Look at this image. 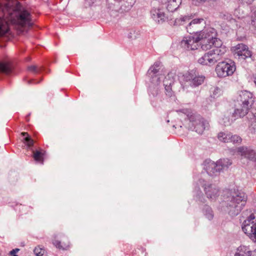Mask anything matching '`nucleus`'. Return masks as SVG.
Returning a JSON list of instances; mask_svg holds the SVG:
<instances>
[{"mask_svg":"<svg viewBox=\"0 0 256 256\" xmlns=\"http://www.w3.org/2000/svg\"><path fill=\"white\" fill-rule=\"evenodd\" d=\"M0 2V36L8 34L9 24L22 27L32 26L31 15L22 4L16 0H4Z\"/></svg>","mask_w":256,"mask_h":256,"instance_id":"f257e3e1","label":"nucleus"},{"mask_svg":"<svg viewBox=\"0 0 256 256\" xmlns=\"http://www.w3.org/2000/svg\"><path fill=\"white\" fill-rule=\"evenodd\" d=\"M178 112L185 114L187 118L184 120V126L188 130H194L198 134H202L208 127V123L200 114L193 112L192 110L182 108L177 110Z\"/></svg>","mask_w":256,"mask_h":256,"instance_id":"f03ea898","label":"nucleus"},{"mask_svg":"<svg viewBox=\"0 0 256 256\" xmlns=\"http://www.w3.org/2000/svg\"><path fill=\"white\" fill-rule=\"evenodd\" d=\"M254 97L252 93L247 90L241 91L238 97V104L232 113V116L236 118L246 116L254 102Z\"/></svg>","mask_w":256,"mask_h":256,"instance_id":"7ed1b4c3","label":"nucleus"},{"mask_svg":"<svg viewBox=\"0 0 256 256\" xmlns=\"http://www.w3.org/2000/svg\"><path fill=\"white\" fill-rule=\"evenodd\" d=\"M246 200L247 196L242 192H234L228 197L226 206L228 214L232 216L238 215L246 205Z\"/></svg>","mask_w":256,"mask_h":256,"instance_id":"20e7f679","label":"nucleus"},{"mask_svg":"<svg viewBox=\"0 0 256 256\" xmlns=\"http://www.w3.org/2000/svg\"><path fill=\"white\" fill-rule=\"evenodd\" d=\"M231 50L235 58L242 63H252L254 61L252 52L249 50L248 46L244 44H238L232 46Z\"/></svg>","mask_w":256,"mask_h":256,"instance_id":"39448f33","label":"nucleus"},{"mask_svg":"<svg viewBox=\"0 0 256 256\" xmlns=\"http://www.w3.org/2000/svg\"><path fill=\"white\" fill-rule=\"evenodd\" d=\"M255 216L254 214H251L248 218L245 220L242 226L243 232L246 234L249 238L256 242V222L254 220Z\"/></svg>","mask_w":256,"mask_h":256,"instance_id":"423d86ee","label":"nucleus"},{"mask_svg":"<svg viewBox=\"0 0 256 256\" xmlns=\"http://www.w3.org/2000/svg\"><path fill=\"white\" fill-rule=\"evenodd\" d=\"M237 154L241 158L256 163V150L250 146H241L237 148Z\"/></svg>","mask_w":256,"mask_h":256,"instance_id":"0eeeda50","label":"nucleus"},{"mask_svg":"<svg viewBox=\"0 0 256 256\" xmlns=\"http://www.w3.org/2000/svg\"><path fill=\"white\" fill-rule=\"evenodd\" d=\"M108 9L110 15L114 17L118 16L119 13L128 11L122 2V0H112L108 2Z\"/></svg>","mask_w":256,"mask_h":256,"instance_id":"6e6552de","label":"nucleus"},{"mask_svg":"<svg viewBox=\"0 0 256 256\" xmlns=\"http://www.w3.org/2000/svg\"><path fill=\"white\" fill-rule=\"evenodd\" d=\"M194 36L185 37L181 42V46L187 50H195L199 47V36L198 32Z\"/></svg>","mask_w":256,"mask_h":256,"instance_id":"1a4fd4ad","label":"nucleus"},{"mask_svg":"<svg viewBox=\"0 0 256 256\" xmlns=\"http://www.w3.org/2000/svg\"><path fill=\"white\" fill-rule=\"evenodd\" d=\"M202 186L206 197L208 199L214 200L218 196L220 190L215 184L205 183Z\"/></svg>","mask_w":256,"mask_h":256,"instance_id":"9d476101","label":"nucleus"},{"mask_svg":"<svg viewBox=\"0 0 256 256\" xmlns=\"http://www.w3.org/2000/svg\"><path fill=\"white\" fill-rule=\"evenodd\" d=\"M150 12L152 18L159 24L164 23L168 19L164 9L161 8L154 7Z\"/></svg>","mask_w":256,"mask_h":256,"instance_id":"9b49d317","label":"nucleus"},{"mask_svg":"<svg viewBox=\"0 0 256 256\" xmlns=\"http://www.w3.org/2000/svg\"><path fill=\"white\" fill-rule=\"evenodd\" d=\"M236 65H217L216 71L219 77L232 75L236 70Z\"/></svg>","mask_w":256,"mask_h":256,"instance_id":"f8f14e48","label":"nucleus"},{"mask_svg":"<svg viewBox=\"0 0 256 256\" xmlns=\"http://www.w3.org/2000/svg\"><path fill=\"white\" fill-rule=\"evenodd\" d=\"M218 162H214L210 160H206L204 164V168L208 174L210 176L218 175L220 171Z\"/></svg>","mask_w":256,"mask_h":256,"instance_id":"ddd939ff","label":"nucleus"},{"mask_svg":"<svg viewBox=\"0 0 256 256\" xmlns=\"http://www.w3.org/2000/svg\"><path fill=\"white\" fill-rule=\"evenodd\" d=\"M199 38L202 40H208L209 41L215 40L217 42L218 40H220V39L216 38V30L212 28H207L202 31L198 32Z\"/></svg>","mask_w":256,"mask_h":256,"instance_id":"4468645a","label":"nucleus"},{"mask_svg":"<svg viewBox=\"0 0 256 256\" xmlns=\"http://www.w3.org/2000/svg\"><path fill=\"white\" fill-rule=\"evenodd\" d=\"M218 54H216L214 50H210L205 54L203 56L198 60L199 64H208V63H215L216 62V58Z\"/></svg>","mask_w":256,"mask_h":256,"instance_id":"2eb2a0df","label":"nucleus"},{"mask_svg":"<svg viewBox=\"0 0 256 256\" xmlns=\"http://www.w3.org/2000/svg\"><path fill=\"white\" fill-rule=\"evenodd\" d=\"M199 38V47L200 46L201 48L204 50H207L210 49L212 46L216 48H218L222 45L220 40H218L217 42L215 40L210 41L208 40H202Z\"/></svg>","mask_w":256,"mask_h":256,"instance_id":"dca6fc26","label":"nucleus"},{"mask_svg":"<svg viewBox=\"0 0 256 256\" xmlns=\"http://www.w3.org/2000/svg\"><path fill=\"white\" fill-rule=\"evenodd\" d=\"M181 2L182 0H162V4H166V8L168 11L172 12L176 10Z\"/></svg>","mask_w":256,"mask_h":256,"instance_id":"f3484780","label":"nucleus"},{"mask_svg":"<svg viewBox=\"0 0 256 256\" xmlns=\"http://www.w3.org/2000/svg\"><path fill=\"white\" fill-rule=\"evenodd\" d=\"M234 256H256V250L251 251L246 246H240L236 250Z\"/></svg>","mask_w":256,"mask_h":256,"instance_id":"a211bd4d","label":"nucleus"},{"mask_svg":"<svg viewBox=\"0 0 256 256\" xmlns=\"http://www.w3.org/2000/svg\"><path fill=\"white\" fill-rule=\"evenodd\" d=\"M190 78L191 79L190 85L194 86H197L202 84L205 79V77L202 76H196V74L194 75L192 72L190 73Z\"/></svg>","mask_w":256,"mask_h":256,"instance_id":"6ab92c4d","label":"nucleus"},{"mask_svg":"<svg viewBox=\"0 0 256 256\" xmlns=\"http://www.w3.org/2000/svg\"><path fill=\"white\" fill-rule=\"evenodd\" d=\"M169 76L166 77L164 80V85L165 88L166 94L168 97H172L174 92L172 89V86L174 84L173 80H169Z\"/></svg>","mask_w":256,"mask_h":256,"instance_id":"aec40b11","label":"nucleus"},{"mask_svg":"<svg viewBox=\"0 0 256 256\" xmlns=\"http://www.w3.org/2000/svg\"><path fill=\"white\" fill-rule=\"evenodd\" d=\"M217 162L221 172L223 170H227L232 164V160L228 158L220 159Z\"/></svg>","mask_w":256,"mask_h":256,"instance_id":"412c9836","label":"nucleus"},{"mask_svg":"<svg viewBox=\"0 0 256 256\" xmlns=\"http://www.w3.org/2000/svg\"><path fill=\"white\" fill-rule=\"evenodd\" d=\"M160 65H152L148 71V75L150 78L159 75L160 72Z\"/></svg>","mask_w":256,"mask_h":256,"instance_id":"4be33fe9","label":"nucleus"},{"mask_svg":"<svg viewBox=\"0 0 256 256\" xmlns=\"http://www.w3.org/2000/svg\"><path fill=\"white\" fill-rule=\"evenodd\" d=\"M250 27L256 32V8H251Z\"/></svg>","mask_w":256,"mask_h":256,"instance_id":"5701e85b","label":"nucleus"},{"mask_svg":"<svg viewBox=\"0 0 256 256\" xmlns=\"http://www.w3.org/2000/svg\"><path fill=\"white\" fill-rule=\"evenodd\" d=\"M202 212L208 220H211L213 218L214 212L212 208L210 206L204 205L202 208Z\"/></svg>","mask_w":256,"mask_h":256,"instance_id":"b1692460","label":"nucleus"},{"mask_svg":"<svg viewBox=\"0 0 256 256\" xmlns=\"http://www.w3.org/2000/svg\"><path fill=\"white\" fill-rule=\"evenodd\" d=\"M204 20L202 18H195L192 20L189 24L188 25L186 26L187 32L190 34H194L196 32L194 30H192V26L193 27V25H195L198 24H200Z\"/></svg>","mask_w":256,"mask_h":256,"instance_id":"393cba45","label":"nucleus"},{"mask_svg":"<svg viewBox=\"0 0 256 256\" xmlns=\"http://www.w3.org/2000/svg\"><path fill=\"white\" fill-rule=\"evenodd\" d=\"M190 20V17L188 16H181L179 18H176L174 23V26L182 25L188 22Z\"/></svg>","mask_w":256,"mask_h":256,"instance_id":"a878e982","label":"nucleus"},{"mask_svg":"<svg viewBox=\"0 0 256 256\" xmlns=\"http://www.w3.org/2000/svg\"><path fill=\"white\" fill-rule=\"evenodd\" d=\"M230 134L228 132H220L218 134V138L220 142H230Z\"/></svg>","mask_w":256,"mask_h":256,"instance_id":"bb28decb","label":"nucleus"},{"mask_svg":"<svg viewBox=\"0 0 256 256\" xmlns=\"http://www.w3.org/2000/svg\"><path fill=\"white\" fill-rule=\"evenodd\" d=\"M13 69L12 65H0V72L4 74H10Z\"/></svg>","mask_w":256,"mask_h":256,"instance_id":"cd10ccee","label":"nucleus"},{"mask_svg":"<svg viewBox=\"0 0 256 256\" xmlns=\"http://www.w3.org/2000/svg\"><path fill=\"white\" fill-rule=\"evenodd\" d=\"M27 69L29 72L34 73H38L42 70L43 67L40 65H30L27 68Z\"/></svg>","mask_w":256,"mask_h":256,"instance_id":"c85d7f7f","label":"nucleus"},{"mask_svg":"<svg viewBox=\"0 0 256 256\" xmlns=\"http://www.w3.org/2000/svg\"><path fill=\"white\" fill-rule=\"evenodd\" d=\"M22 136H26L24 138V140L28 146V148L32 146L34 144V140L28 136V134L26 132H23L22 133Z\"/></svg>","mask_w":256,"mask_h":256,"instance_id":"c756f323","label":"nucleus"},{"mask_svg":"<svg viewBox=\"0 0 256 256\" xmlns=\"http://www.w3.org/2000/svg\"><path fill=\"white\" fill-rule=\"evenodd\" d=\"M33 157L35 160L43 164L44 158H43V154H42L40 151H36L34 152Z\"/></svg>","mask_w":256,"mask_h":256,"instance_id":"7c9ffc66","label":"nucleus"},{"mask_svg":"<svg viewBox=\"0 0 256 256\" xmlns=\"http://www.w3.org/2000/svg\"><path fill=\"white\" fill-rule=\"evenodd\" d=\"M230 142H232L234 144H240L242 142V138L238 135H232L230 133Z\"/></svg>","mask_w":256,"mask_h":256,"instance_id":"2f4dec72","label":"nucleus"},{"mask_svg":"<svg viewBox=\"0 0 256 256\" xmlns=\"http://www.w3.org/2000/svg\"><path fill=\"white\" fill-rule=\"evenodd\" d=\"M249 130L252 133L256 134V115H254L252 119Z\"/></svg>","mask_w":256,"mask_h":256,"instance_id":"473e14b6","label":"nucleus"},{"mask_svg":"<svg viewBox=\"0 0 256 256\" xmlns=\"http://www.w3.org/2000/svg\"><path fill=\"white\" fill-rule=\"evenodd\" d=\"M34 252L36 256H44L46 254L45 250L40 246L36 247Z\"/></svg>","mask_w":256,"mask_h":256,"instance_id":"72a5a7b5","label":"nucleus"},{"mask_svg":"<svg viewBox=\"0 0 256 256\" xmlns=\"http://www.w3.org/2000/svg\"><path fill=\"white\" fill-rule=\"evenodd\" d=\"M136 2V0H122V2L128 11L132 6Z\"/></svg>","mask_w":256,"mask_h":256,"instance_id":"f704fd0d","label":"nucleus"},{"mask_svg":"<svg viewBox=\"0 0 256 256\" xmlns=\"http://www.w3.org/2000/svg\"><path fill=\"white\" fill-rule=\"evenodd\" d=\"M52 244L56 248L62 250H66L68 246V245L66 244L62 245L61 242L58 240H54Z\"/></svg>","mask_w":256,"mask_h":256,"instance_id":"c9c22d12","label":"nucleus"},{"mask_svg":"<svg viewBox=\"0 0 256 256\" xmlns=\"http://www.w3.org/2000/svg\"><path fill=\"white\" fill-rule=\"evenodd\" d=\"M14 62V60L8 56H5L2 60H0V64H13Z\"/></svg>","mask_w":256,"mask_h":256,"instance_id":"e433bc0d","label":"nucleus"},{"mask_svg":"<svg viewBox=\"0 0 256 256\" xmlns=\"http://www.w3.org/2000/svg\"><path fill=\"white\" fill-rule=\"evenodd\" d=\"M193 4L196 6H199L202 4L204 3L208 0H192Z\"/></svg>","mask_w":256,"mask_h":256,"instance_id":"4c0bfd02","label":"nucleus"},{"mask_svg":"<svg viewBox=\"0 0 256 256\" xmlns=\"http://www.w3.org/2000/svg\"><path fill=\"white\" fill-rule=\"evenodd\" d=\"M221 93V90L218 88H214V92H213V95L214 96H218Z\"/></svg>","mask_w":256,"mask_h":256,"instance_id":"58836bf2","label":"nucleus"},{"mask_svg":"<svg viewBox=\"0 0 256 256\" xmlns=\"http://www.w3.org/2000/svg\"><path fill=\"white\" fill-rule=\"evenodd\" d=\"M20 250L19 248H15L11 250L10 252V254L14 255L17 252H18Z\"/></svg>","mask_w":256,"mask_h":256,"instance_id":"ea45409f","label":"nucleus"},{"mask_svg":"<svg viewBox=\"0 0 256 256\" xmlns=\"http://www.w3.org/2000/svg\"><path fill=\"white\" fill-rule=\"evenodd\" d=\"M243 2H246L247 4H251L254 0H241Z\"/></svg>","mask_w":256,"mask_h":256,"instance_id":"a19ab883","label":"nucleus"},{"mask_svg":"<svg viewBox=\"0 0 256 256\" xmlns=\"http://www.w3.org/2000/svg\"><path fill=\"white\" fill-rule=\"evenodd\" d=\"M128 38H130V39H135L136 38V36L133 37V36H132V32H130L128 34Z\"/></svg>","mask_w":256,"mask_h":256,"instance_id":"79ce46f5","label":"nucleus"},{"mask_svg":"<svg viewBox=\"0 0 256 256\" xmlns=\"http://www.w3.org/2000/svg\"><path fill=\"white\" fill-rule=\"evenodd\" d=\"M30 58L28 57V58H26V62H28L30 61Z\"/></svg>","mask_w":256,"mask_h":256,"instance_id":"37998d69","label":"nucleus"},{"mask_svg":"<svg viewBox=\"0 0 256 256\" xmlns=\"http://www.w3.org/2000/svg\"><path fill=\"white\" fill-rule=\"evenodd\" d=\"M254 82L256 85V76L254 78Z\"/></svg>","mask_w":256,"mask_h":256,"instance_id":"c03bdc74","label":"nucleus"},{"mask_svg":"<svg viewBox=\"0 0 256 256\" xmlns=\"http://www.w3.org/2000/svg\"><path fill=\"white\" fill-rule=\"evenodd\" d=\"M220 63H222V64H224V62H219L218 64H220Z\"/></svg>","mask_w":256,"mask_h":256,"instance_id":"a18cd8bd","label":"nucleus"},{"mask_svg":"<svg viewBox=\"0 0 256 256\" xmlns=\"http://www.w3.org/2000/svg\"><path fill=\"white\" fill-rule=\"evenodd\" d=\"M12 256H18L15 254L12 255Z\"/></svg>","mask_w":256,"mask_h":256,"instance_id":"49530a36","label":"nucleus"}]
</instances>
